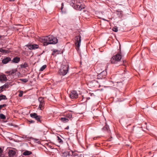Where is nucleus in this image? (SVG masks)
<instances>
[{
	"label": "nucleus",
	"instance_id": "obj_1",
	"mask_svg": "<svg viewBox=\"0 0 157 157\" xmlns=\"http://www.w3.org/2000/svg\"><path fill=\"white\" fill-rule=\"evenodd\" d=\"M41 41L44 46L49 44H55L58 42V39L52 35H50L48 36L43 37L41 39Z\"/></svg>",
	"mask_w": 157,
	"mask_h": 157
},
{
	"label": "nucleus",
	"instance_id": "obj_2",
	"mask_svg": "<svg viewBox=\"0 0 157 157\" xmlns=\"http://www.w3.org/2000/svg\"><path fill=\"white\" fill-rule=\"evenodd\" d=\"M75 9L81 10L85 8V6L82 2H79V0H71L70 3Z\"/></svg>",
	"mask_w": 157,
	"mask_h": 157
},
{
	"label": "nucleus",
	"instance_id": "obj_3",
	"mask_svg": "<svg viewBox=\"0 0 157 157\" xmlns=\"http://www.w3.org/2000/svg\"><path fill=\"white\" fill-rule=\"evenodd\" d=\"M76 152L72 151H63L61 154L62 157H75L76 156Z\"/></svg>",
	"mask_w": 157,
	"mask_h": 157
},
{
	"label": "nucleus",
	"instance_id": "obj_4",
	"mask_svg": "<svg viewBox=\"0 0 157 157\" xmlns=\"http://www.w3.org/2000/svg\"><path fill=\"white\" fill-rule=\"evenodd\" d=\"M68 68L69 67L68 65L62 64L59 71V74L63 76L65 75L68 72Z\"/></svg>",
	"mask_w": 157,
	"mask_h": 157
},
{
	"label": "nucleus",
	"instance_id": "obj_5",
	"mask_svg": "<svg viewBox=\"0 0 157 157\" xmlns=\"http://www.w3.org/2000/svg\"><path fill=\"white\" fill-rule=\"evenodd\" d=\"M121 59V56L120 54H117L113 56L111 59V63L116 64L119 62Z\"/></svg>",
	"mask_w": 157,
	"mask_h": 157
},
{
	"label": "nucleus",
	"instance_id": "obj_6",
	"mask_svg": "<svg viewBox=\"0 0 157 157\" xmlns=\"http://www.w3.org/2000/svg\"><path fill=\"white\" fill-rule=\"evenodd\" d=\"M75 44L77 47L76 49L78 51L79 50V47L81 45V36L79 35L76 36L75 39Z\"/></svg>",
	"mask_w": 157,
	"mask_h": 157
},
{
	"label": "nucleus",
	"instance_id": "obj_7",
	"mask_svg": "<svg viewBox=\"0 0 157 157\" xmlns=\"http://www.w3.org/2000/svg\"><path fill=\"white\" fill-rule=\"evenodd\" d=\"M38 101L40 102V104L39 106V108L40 110H42L44 108L45 105V101L44 98L40 97L39 98Z\"/></svg>",
	"mask_w": 157,
	"mask_h": 157
},
{
	"label": "nucleus",
	"instance_id": "obj_8",
	"mask_svg": "<svg viewBox=\"0 0 157 157\" xmlns=\"http://www.w3.org/2000/svg\"><path fill=\"white\" fill-rule=\"evenodd\" d=\"M107 74V73L106 71H103L98 75L97 78L98 79H104L105 78Z\"/></svg>",
	"mask_w": 157,
	"mask_h": 157
},
{
	"label": "nucleus",
	"instance_id": "obj_9",
	"mask_svg": "<svg viewBox=\"0 0 157 157\" xmlns=\"http://www.w3.org/2000/svg\"><path fill=\"white\" fill-rule=\"evenodd\" d=\"M30 116L32 118H35L38 121L41 122L40 118L41 117L39 116L36 113H31L30 114Z\"/></svg>",
	"mask_w": 157,
	"mask_h": 157
},
{
	"label": "nucleus",
	"instance_id": "obj_10",
	"mask_svg": "<svg viewBox=\"0 0 157 157\" xmlns=\"http://www.w3.org/2000/svg\"><path fill=\"white\" fill-rule=\"evenodd\" d=\"M78 94L76 91L73 90L71 91L70 96L71 98L74 99L78 98Z\"/></svg>",
	"mask_w": 157,
	"mask_h": 157
},
{
	"label": "nucleus",
	"instance_id": "obj_11",
	"mask_svg": "<svg viewBox=\"0 0 157 157\" xmlns=\"http://www.w3.org/2000/svg\"><path fill=\"white\" fill-rule=\"evenodd\" d=\"M11 61V58L10 57H5L2 60V63L4 64H6Z\"/></svg>",
	"mask_w": 157,
	"mask_h": 157
},
{
	"label": "nucleus",
	"instance_id": "obj_12",
	"mask_svg": "<svg viewBox=\"0 0 157 157\" xmlns=\"http://www.w3.org/2000/svg\"><path fill=\"white\" fill-rule=\"evenodd\" d=\"M30 50L35 49L38 48L39 46L37 44H30L27 45Z\"/></svg>",
	"mask_w": 157,
	"mask_h": 157
},
{
	"label": "nucleus",
	"instance_id": "obj_13",
	"mask_svg": "<svg viewBox=\"0 0 157 157\" xmlns=\"http://www.w3.org/2000/svg\"><path fill=\"white\" fill-rule=\"evenodd\" d=\"M20 58L16 56L14 57L12 60V62L13 63H18L20 61Z\"/></svg>",
	"mask_w": 157,
	"mask_h": 157
},
{
	"label": "nucleus",
	"instance_id": "obj_14",
	"mask_svg": "<svg viewBox=\"0 0 157 157\" xmlns=\"http://www.w3.org/2000/svg\"><path fill=\"white\" fill-rule=\"evenodd\" d=\"M16 69H14L10 71H7L6 72V73L10 75H13L15 74L16 72L17 71Z\"/></svg>",
	"mask_w": 157,
	"mask_h": 157
},
{
	"label": "nucleus",
	"instance_id": "obj_15",
	"mask_svg": "<svg viewBox=\"0 0 157 157\" xmlns=\"http://www.w3.org/2000/svg\"><path fill=\"white\" fill-rule=\"evenodd\" d=\"M15 154V151L13 150H10L8 153L10 157H13Z\"/></svg>",
	"mask_w": 157,
	"mask_h": 157
},
{
	"label": "nucleus",
	"instance_id": "obj_16",
	"mask_svg": "<svg viewBox=\"0 0 157 157\" xmlns=\"http://www.w3.org/2000/svg\"><path fill=\"white\" fill-rule=\"evenodd\" d=\"M7 80V78L6 75L3 74L0 75V81L2 82L3 81H6Z\"/></svg>",
	"mask_w": 157,
	"mask_h": 157
},
{
	"label": "nucleus",
	"instance_id": "obj_17",
	"mask_svg": "<svg viewBox=\"0 0 157 157\" xmlns=\"http://www.w3.org/2000/svg\"><path fill=\"white\" fill-rule=\"evenodd\" d=\"M32 153L30 151H26L23 153V155H28L31 154Z\"/></svg>",
	"mask_w": 157,
	"mask_h": 157
},
{
	"label": "nucleus",
	"instance_id": "obj_18",
	"mask_svg": "<svg viewBox=\"0 0 157 157\" xmlns=\"http://www.w3.org/2000/svg\"><path fill=\"white\" fill-rule=\"evenodd\" d=\"M60 120L63 123H67L68 121V119L65 117H61L60 118Z\"/></svg>",
	"mask_w": 157,
	"mask_h": 157
},
{
	"label": "nucleus",
	"instance_id": "obj_19",
	"mask_svg": "<svg viewBox=\"0 0 157 157\" xmlns=\"http://www.w3.org/2000/svg\"><path fill=\"white\" fill-rule=\"evenodd\" d=\"M57 141L60 144H62L63 143V141L62 139L59 136H57Z\"/></svg>",
	"mask_w": 157,
	"mask_h": 157
},
{
	"label": "nucleus",
	"instance_id": "obj_20",
	"mask_svg": "<svg viewBox=\"0 0 157 157\" xmlns=\"http://www.w3.org/2000/svg\"><path fill=\"white\" fill-rule=\"evenodd\" d=\"M109 129V126L107 125H106L104 127L102 128L103 130H108Z\"/></svg>",
	"mask_w": 157,
	"mask_h": 157
},
{
	"label": "nucleus",
	"instance_id": "obj_21",
	"mask_svg": "<svg viewBox=\"0 0 157 157\" xmlns=\"http://www.w3.org/2000/svg\"><path fill=\"white\" fill-rule=\"evenodd\" d=\"M66 117L69 118H71L72 117V115L71 113H67L66 114Z\"/></svg>",
	"mask_w": 157,
	"mask_h": 157
},
{
	"label": "nucleus",
	"instance_id": "obj_22",
	"mask_svg": "<svg viewBox=\"0 0 157 157\" xmlns=\"http://www.w3.org/2000/svg\"><path fill=\"white\" fill-rule=\"evenodd\" d=\"M46 67V65H44L40 68L39 71H43L44 69H45Z\"/></svg>",
	"mask_w": 157,
	"mask_h": 157
},
{
	"label": "nucleus",
	"instance_id": "obj_23",
	"mask_svg": "<svg viewBox=\"0 0 157 157\" xmlns=\"http://www.w3.org/2000/svg\"><path fill=\"white\" fill-rule=\"evenodd\" d=\"M0 99L1 101L3 99H6L7 98L6 96L4 95H0Z\"/></svg>",
	"mask_w": 157,
	"mask_h": 157
},
{
	"label": "nucleus",
	"instance_id": "obj_24",
	"mask_svg": "<svg viewBox=\"0 0 157 157\" xmlns=\"http://www.w3.org/2000/svg\"><path fill=\"white\" fill-rule=\"evenodd\" d=\"M5 116L3 114H0V119H6Z\"/></svg>",
	"mask_w": 157,
	"mask_h": 157
},
{
	"label": "nucleus",
	"instance_id": "obj_25",
	"mask_svg": "<svg viewBox=\"0 0 157 157\" xmlns=\"http://www.w3.org/2000/svg\"><path fill=\"white\" fill-rule=\"evenodd\" d=\"M20 80L25 83L27 82L28 81V79L27 78L20 79Z\"/></svg>",
	"mask_w": 157,
	"mask_h": 157
},
{
	"label": "nucleus",
	"instance_id": "obj_26",
	"mask_svg": "<svg viewBox=\"0 0 157 157\" xmlns=\"http://www.w3.org/2000/svg\"><path fill=\"white\" fill-rule=\"evenodd\" d=\"M112 29L113 31L115 32H117L118 30V28L116 27H113L112 28Z\"/></svg>",
	"mask_w": 157,
	"mask_h": 157
},
{
	"label": "nucleus",
	"instance_id": "obj_27",
	"mask_svg": "<svg viewBox=\"0 0 157 157\" xmlns=\"http://www.w3.org/2000/svg\"><path fill=\"white\" fill-rule=\"evenodd\" d=\"M28 66V65L27 63H25L24 64H22L21 65V67L22 68H25Z\"/></svg>",
	"mask_w": 157,
	"mask_h": 157
},
{
	"label": "nucleus",
	"instance_id": "obj_28",
	"mask_svg": "<svg viewBox=\"0 0 157 157\" xmlns=\"http://www.w3.org/2000/svg\"><path fill=\"white\" fill-rule=\"evenodd\" d=\"M0 52H2V53H7V51L4 50L2 48H0Z\"/></svg>",
	"mask_w": 157,
	"mask_h": 157
},
{
	"label": "nucleus",
	"instance_id": "obj_29",
	"mask_svg": "<svg viewBox=\"0 0 157 157\" xmlns=\"http://www.w3.org/2000/svg\"><path fill=\"white\" fill-rule=\"evenodd\" d=\"M58 51L57 50L55 49L53 51L52 53V55L53 56L55 55V53L57 52Z\"/></svg>",
	"mask_w": 157,
	"mask_h": 157
},
{
	"label": "nucleus",
	"instance_id": "obj_30",
	"mask_svg": "<svg viewBox=\"0 0 157 157\" xmlns=\"http://www.w3.org/2000/svg\"><path fill=\"white\" fill-rule=\"evenodd\" d=\"M23 91H21L20 92V94H19V96L20 97H22L23 95Z\"/></svg>",
	"mask_w": 157,
	"mask_h": 157
},
{
	"label": "nucleus",
	"instance_id": "obj_31",
	"mask_svg": "<svg viewBox=\"0 0 157 157\" xmlns=\"http://www.w3.org/2000/svg\"><path fill=\"white\" fill-rule=\"evenodd\" d=\"M6 86V84H5L3 86L0 87V92H2V89L4 86Z\"/></svg>",
	"mask_w": 157,
	"mask_h": 157
},
{
	"label": "nucleus",
	"instance_id": "obj_32",
	"mask_svg": "<svg viewBox=\"0 0 157 157\" xmlns=\"http://www.w3.org/2000/svg\"><path fill=\"white\" fill-rule=\"evenodd\" d=\"M63 3H62V6H61V11H62L63 8Z\"/></svg>",
	"mask_w": 157,
	"mask_h": 157
},
{
	"label": "nucleus",
	"instance_id": "obj_33",
	"mask_svg": "<svg viewBox=\"0 0 157 157\" xmlns=\"http://www.w3.org/2000/svg\"><path fill=\"white\" fill-rule=\"evenodd\" d=\"M76 156H75V157H82V155H78V154L76 152Z\"/></svg>",
	"mask_w": 157,
	"mask_h": 157
},
{
	"label": "nucleus",
	"instance_id": "obj_34",
	"mask_svg": "<svg viewBox=\"0 0 157 157\" xmlns=\"http://www.w3.org/2000/svg\"><path fill=\"white\" fill-rule=\"evenodd\" d=\"M29 122L31 123H34L35 122V121L33 120H30L29 121Z\"/></svg>",
	"mask_w": 157,
	"mask_h": 157
},
{
	"label": "nucleus",
	"instance_id": "obj_35",
	"mask_svg": "<svg viewBox=\"0 0 157 157\" xmlns=\"http://www.w3.org/2000/svg\"><path fill=\"white\" fill-rule=\"evenodd\" d=\"M22 138H27V136H23L21 137Z\"/></svg>",
	"mask_w": 157,
	"mask_h": 157
},
{
	"label": "nucleus",
	"instance_id": "obj_36",
	"mask_svg": "<svg viewBox=\"0 0 157 157\" xmlns=\"http://www.w3.org/2000/svg\"><path fill=\"white\" fill-rule=\"evenodd\" d=\"M2 152V148L0 147V154H1Z\"/></svg>",
	"mask_w": 157,
	"mask_h": 157
},
{
	"label": "nucleus",
	"instance_id": "obj_37",
	"mask_svg": "<svg viewBox=\"0 0 157 157\" xmlns=\"http://www.w3.org/2000/svg\"><path fill=\"white\" fill-rule=\"evenodd\" d=\"M34 141H36V142L38 143L39 141L37 142V141L38 140L37 139H34Z\"/></svg>",
	"mask_w": 157,
	"mask_h": 157
},
{
	"label": "nucleus",
	"instance_id": "obj_38",
	"mask_svg": "<svg viewBox=\"0 0 157 157\" xmlns=\"http://www.w3.org/2000/svg\"><path fill=\"white\" fill-rule=\"evenodd\" d=\"M3 107L2 105H0V109L1 110V109Z\"/></svg>",
	"mask_w": 157,
	"mask_h": 157
},
{
	"label": "nucleus",
	"instance_id": "obj_39",
	"mask_svg": "<svg viewBox=\"0 0 157 157\" xmlns=\"http://www.w3.org/2000/svg\"><path fill=\"white\" fill-rule=\"evenodd\" d=\"M90 99V97H87V98H86V101L87 100H89Z\"/></svg>",
	"mask_w": 157,
	"mask_h": 157
},
{
	"label": "nucleus",
	"instance_id": "obj_40",
	"mask_svg": "<svg viewBox=\"0 0 157 157\" xmlns=\"http://www.w3.org/2000/svg\"><path fill=\"white\" fill-rule=\"evenodd\" d=\"M0 157H5L3 155H0Z\"/></svg>",
	"mask_w": 157,
	"mask_h": 157
},
{
	"label": "nucleus",
	"instance_id": "obj_41",
	"mask_svg": "<svg viewBox=\"0 0 157 157\" xmlns=\"http://www.w3.org/2000/svg\"><path fill=\"white\" fill-rule=\"evenodd\" d=\"M2 105L3 107L6 106V104H4Z\"/></svg>",
	"mask_w": 157,
	"mask_h": 157
},
{
	"label": "nucleus",
	"instance_id": "obj_42",
	"mask_svg": "<svg viewBox=\"0 0 157 157\" xmlns=\"http://www.w3.org/2000/svg\"><path fill=\"white\" fill-rule=\"evenodd\" d=\"M15 0H9L10 1V2H11V1H14Z\"/></svg>",
	"mask_w": 157,
	"mask_h": 157
},
{
	"label": "nucleus",
	"instance_id": "obj_43",
	"mask_svg": "<svg viewBox=\"0 0 157 157\" xmlns=\"http://www.w3.org/2000/svg\"><path fill=\"white\" fill-rule=\"evenodd\" d=\"M68 128H69V126H67V127L66 128V129H68Z\"/></svg>",
	"mask_w": 157,
	"mask_h": 157
},
{
	"label": "nucleus",
	"instance_id": "obj_44",
	"mask_svg": "<svg viewBox=\"0 0 157 157\" xmlns=\"http://www.w3.org/2000/svg\"><path fill=\"white\" fill-rule=\"evenodd\" d=\"M102 19L104 21H107L106 19L104 18H103Z\"/></svg>",
	"mask_w": 157,
	"mask_h": 157
},
{
	"label": "nucleus",
	"instance_id": "obj_45",
	"mask_svg": "<svg viewBox=\"0 0 157 157\" xmlns=\"http://www.w3.org/2000/svg\"><path fill=\"white\" fill-rule=\"evenodd\" d=\"M1 37H2V36L1 35H0V38H1Z\"/></svg>",
	"mask_w": 157,
	"mask_h": 157
},
{
	"label": "nucleus",
	"instance_id": "obj_46",
	"mask_svg": "<svg viewBox=\"0 0 157 157\" xmlns=\"http://www.w3.org/2000/svg\"><path fill=\"white\" fill-rule=\"evenodd\" d=\"M95 138H94V140H95Z\"/></svg>",
	"mask_w": 157,
	"mask_h": 157
},
{
	"label": "nucleus",
	"instance_id": "obj_47",
	"mask_svg": "<svg viewBox=\"0 0 157 157\" xmlns=\"http://www.w3.org/2000/svg\"><path fill=\"white\" fill-rule=\"evenodd\" d=\"M1 101V99H0V101Z\"/></svg>",
	"mask_w": 157,
	"mask_h": 157
}]
</instances>
